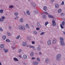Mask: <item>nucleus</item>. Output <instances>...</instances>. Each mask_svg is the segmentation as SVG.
Instances as JSON below:
<instances>
[{"mask_svg":"<svg viewBox=\"0 0 65 65\" xmlns=\"http://www.w3.org/2000/svg\"><path fill=\"white\" fill-rule=\"evenodd\" d=\"M61 57V55L60 54H58L57 56H56L57 60H58L59 59V58Z\"/></svg>","mask_w":65,"mask_h":65,"instance_id":"nucleus-1","label":"nucleus"},{"mask_svg":"<svg viewBox=\"0 0 65 65\" xmlns=\"http://www.w3.org/2000/svg\"><path fill=\"white\" fill-rule=\"evenodd\" d=\"M2 19L1 18L0 19V22H3V21H4V19H5V17L4 16H2L1 17Z\"/></svg>","mask_w":65,"mask_h":65,"instance_id":"nucleus-2","label":"nucleus"},{"mask_svg":"<svg viewBox=\"0 0 65 65\" xmlns=\"http://www.w3.org/2000/svg\"><path fill=\"white\" fill-rule=\"evenodd\" d=\"M47 44L49 45H51V44H52L51 41L50 40H48L47 42Z\"/></svg>","mask_w":65,"mask_h":65,"instance_id":"nucleus-3","label":"nucleus"},{"mask_svg":"<svg viewBox=\"0 0 65 65\" xmlns=\"http://www.w3.org/2000/svg\"><path fill=\"white\" fill-rule=\"evenodd\" d=\"M53 44H55L57 42V39H54L53 40Z\"/></svg>","mask_w":65,"mask_h":65,"instance_id":"nucleus-4","label":"nucleus"},{"mask_svg":"<svg viewBox=\"0 0 65 65\" xmlns=\"http://www.w3.org/2000/svg\"><path fill=\"white\" fill-rule=\"evenodd\" d=\"M52 22L53 23H52V25H53V26H55L56 25V23L55 22V21L53 20Z\"/></svg>","mask_w":65,"mask_h":65,"instance_id":"nucleus-5","label":"nucleus"},{"mask_svg":"<svg viewBox=\"0 0 65 65\" xmlns=\"http://www.w3.org/2000/svg\"><path fill=\"white\" fill-rule=\"evenodd\" d=\"M27 56L26 55H24L23 57H22V58L23 59H25H25H27Z\"/></svg>","mask_w":65,"mask_h":65,"instance_id":"nucleus-6","label":"nucleus"},{"mask_svg":"<svg viewBox=\"0 0 65 65\" xmlns=\"http://www.w3.org/2000/svg\"><path fill=\"white\" fill-rule=\"evenodd\" d=\"M60 43L61 45H63L64 44V41H60Z\"/></svg>","mask_w":65,"mask_h":65,"instance_id":"nucleus-7","label":"nucleus"},{"mask_svg":"<svg viewBox=\"0 0 65 65\" xmlns=\"http://www.w3.org/2000/svg\"><path fill=\"white\" fill-rule=\"evenodd\" d=\"M31 4L33 6H35V7L36 6V4L33 2Z\"/></svg>","mask_w":65,"mask_h":65,"instance_id":"nucleus-8","label":"nucleus"},{"mask_svg":"<svg viewBox=\"0 0 65 65\" xmlns=\"http://www.w3.org/2000/svg\"><path fill=\"white\" fill-rule=\"evenodd\" d=\"M38 63L36 61H34L33 62L34 65H37L38 64Z\"/></svg>","mask_w":65,"mask_h":65,"instance_id":"nucleus-9","label":"nucleus"},{"mask_svg":"<svg viewBox=\"0 0 65 65\" xmlns=\"http://www.w3.org/2000/svg\"><path fill=\"white\" fill-rule=\"evenodd\" d=\"M4 46L3 44H2L0 45V48H4Z\"/></svg>","mask_w":65,"mask_h":65,"instance_id":"nucleus-10","label":"nucleus"},{"mask_svg":"<svg viewBox=\"0 0 65 65\" xmlns=\"http://www.w3.org/2000/svg\"><path fill=\"white\" fill-rule=\"evenodd\" d=\"M30 55L31 57H33L34 56V52H32L31 53Z\"/></svg>","mask_w":65,"mask_h":65,"instance_id":"nucleus-11","label":"nucleus"},{"mask_svg":"<svg viewBox=\"0 0 65 65\" xmlns=\"http://www.w3.org/2000/svg\"><path fill=\"white\" fill-rule=\"evenodd\" d=\"M22 45H23V46H26L27 45V43L26 42H24L22 43Z\"/></svg>","mask_w":65,"mask_h":65,"instance_id":"nucleus-12","label":"nucleus"},{"mask_svg":"<svg viewBox=\"0 0 65 65\" xmlns=\"http://www.w3.org/2000/svg\"><path fill=\"white\" fill-rule=\"evenodd\" d=\"M48 16L49 18H54V17L53 16H52L50 15H48Z\"/></svg>","mask_w":65,"mask_h":65,"instance_id":"nucleus-13","label":"nucleus"},{"mask_svg":"<svg viewBox=\"0 0 65 65\" xmlns=\"http://www.w3.org/2000/svg\"><path fill=\"white\" fill-rule=\"evenodd\" d=\"M13 60L14 61H18V59L15 58H13Z\"/></svg>","mask_w":65,"mask_h":65,"instance_id":"nucleus-14","label":"nucleus"},{"mask_svg":"<svg viewBox=\"0 0 65 65\" xmlns=\"http://www.w3.org/2000/svg\"><path fill=\"white\" fill-rule=\"evenodd\" d=\"M22 27L23 26H22L21 25H20L19 26L18 28L19 29H20V30H22Z\"/></svg>","mask_w":65,"mask_h":65,"instance_id":"nucleus-15","label":"nucleus"},{"mask_svg":"<svg viewBox=\"0 0 65 65\" xmlns=\"http://www.w3.org/2000/svg\"><path fill=\"white\" fill-rule=\"evenodd\" d=\"M45 62H46L47 63H48V62H49V59L47 58L45 60Z\"/></svg>","mask_w":65,"mask_h":65,"instance_id":"nucleus-16","label":"nucleus"},{"mask_svg":"<svg viewBox=\"0 0 65 65\" xmlns=\"http://www.w3.org/2000/svg\"><path fill=\"white\" fill-rule=\"evenodd\" d=\"M62 12V10L61 9H59L58 10V13H61Z\"/></svg>","mask_w":65,"mask_h":65,"instance_id":"nucleus-17","label":"nucleus"},{"mask_svg":"<svg viewBox=\"0 0 65 65\" xmlns=\"http://www.w3.org/2000/svg\"><path fill=\"white\" fill-rule=\"evenodd\" d=\"M6 38V36H3V39L4 40H5Z\"/></svg>","mask_w":65,"mask_h":65,"instance_id":"nucleus-18","label":"nucleus"},{"mask_svg":"<svg viewBox=\"0 0 65 65\" xmlns=\"http://www.w3.org/2000/svg\"><path fill=\"white\" fill-rule=\"evenodd\" d=\"M37 26L39 27H40L41 25H40V23L39 22L37 23Z\"/></svg>","mask_w":65,"mask_h":65,"instance_id":"nucleus-19","label":"nucleus"},{"mask_svg":"<svg viewBox=\"0 0 65 65\" xmlns=\"http://www.w3.org/2000/svg\"><path fill=\"white\" fill-rule=\"evenodd\" d=\"M55 6L56 8H58L59 7V5L58 4L55 5Z\"/></svg>","mask_w":65,"mask_h":65,"instance_id":"nucleus-20","label":"nucleus"},{"mask_svg":"<svg viewBox=\"0 0 65 65\" xmlns=\"http://www.w3.org/2000/svg\"><path fill=\"white\" fill-rule=\"evenodd\" d=\"M43 9L44 10L46 11V10H47V8H46V7L45 6L43 7Z\"/></svg>","mask_w":65,"mask_h":65,"instance_id":"nucleus-21","label":"nucleus"},{"mask_svg":"<svg viewBox=\"0 0 65 65\" xmlns=\"http://www.w3.org/2000/svg\"><path fill=\"white\" fill-rule=\"evenodd\" d=\"M26 13L28 15H30V12H29V11H27Z\"/></svg>","mask_w":65,"mask_h":65,"instance_id":"nucleus-22","label":"nucleus"},{"mask_svg":"<svg viewBox=\"0 0 65 65\" xmlns=\"http://www.w3.org/2000/svg\"><path fill=\"white\" fill-rule=\"evenodd\" d=\"M26 27L27 28H29V26L28 24H26Z\"/></svg>","mask_w":65,"mask_h":65,"instance_id":"nucleus-23","label":"nucleus"},{"mask_svg":"<svg viewBox=\"0 0 65 65\" xmlns=\"http://www.w3.org/2000/svg\"><path fill=\"white\" fill-rule=\"evenodd\" d=\"M60 39L61 40V41H64V39L62 37H60Z\"/></svg>","mask_w":65,"mask_h":65,"instance_id":"nucleus-24","label":"nucleus"},{"mask_svg":"<svg viewBox=\"0 0 65 65\" xmlns=\"http://www.w3.org/2000/svg\"><path fill=\"white\" fill-rule=\"evenodd\" d=\"M48 24V22H45V26H46L47 24Z\"/></svg>","mask_w":65,"mask_h":65,"instance_id":"nucleus-25","label":"nucleus"},{"mask_svg":"<svg viewBox=\"0 0 65 65\" xmlns=\"http://www.w3.org/2000/svg\"><path fill=\"white\" fill-rule=\"evenodd\" d=\"M43 19H46L47 18V17L45 15L43 16Z\"/></svg>","mask_w":65,"mask_h":65,"instance_id":"nucleus-26","label":"nucleus"},{"mask_svg":"<svg viewBox=\"0 0 65 65\" xmlns=\"http://www.w3.org/2000/svg\"><path fill=\"white\" fill-rule=\"evenodd\" d=\"M6 42H10V40H9L8 39H7L6 40Z\"/></svg>","mask_w":65,"mask_h":65,"instance_id":"nucleus-27","label":"nucleus"},{"mask_svg":"<svg viewBox=\"0 0 65 65\" xmlns=\"http://www.w3.org/2000/svg\"><path fill=\"white\" fill-rule=\"evenodd\" d=\"M24 21V20H23V18H21L20 19V22H23Z\"/></svg>","mask_w":65,"mask_h":65,"instance_id":"nucleus-28","label":"nucleus"},{"mask_svg":"<svg viewBox=\"0 0 65 65\" xmlns=\"http://www.w3.org/2000/svg\"><path fill=\"white\" fill-rule=\"evenodd\" d=\"M45 33V32H42V33H41L40 34V35H44Z\"/></svg>","mask_w":65,"mask_h":65,"instance_id":"nucleus-29","label":"nucleus"},{"mask_svg":"<svg viewBox=\"0 0 65 65\" xmlns=\"http://www.w3.org/2000/svg\"><path fill=\"white\" fill-rule=\"evenodd\" d=\"M29 48H34V47H35L33 46H29Z\"/></svg>","mask_w":65,"mask_h":65,"instance_id":"nucleus-30","label":"nucleus"},{"mask_svg":"<svg viewBox=\"0 0 65 65\" xmlns=\"http://www.w3.org/2000/svg\"><path fill=\"white\" fill-rule=\"evenodd\" d=\"M60 27H61V28H62V29H63V28H64V27H63V26H62V23H61L60 24Z\"/></svg>","mask_w":65,"mask_h":65,"instance_id":"nucleus-31","label":"nucleus"},{"mask_svg":"<svg viewBox=\"0 0 65 65\" xmlns=\"http://www.w3.org/2000/svg\"><path fill=\"white\" fill-rule=\"evenodd\" d=\"M40 50H41V48L40 47H38L37 48V50H38V51H40Z\"/></svg>","mask_w":65,"mask_h":65,"instance_id":"nucleus-32","label":"nucleus"},{"mask_svg":"<svg viewBox=\"0 0 65 65\" xmlns=\"http://www.w3.org/2000/svg\"><path fill=\"white\" fill-rule=\"evenodd\" d=\"M14 14L15 15H16L17 16V15H18V13L17 12H15L14 13Z\"/></svg>","mask_w":65,"mask_h":65,"instance_id":"nucleus-33","label":"nucleus"},{"mask_svg":"<svg viewBox=\"0 0 65 65\" xmlns=\"http://www.w3.org/2000/svg\"><path fill=\"white\" fill-rule=\"evenodd\" d=\"M62 24L63 26H64V25H65V22L64 21H63L62 22Z\"/></svg>","mask_w":65,"mask_h":65,"instance_id":"nucleus-34","label":"nucleus"},{"mask_svg":"<svg viewBox=\"0 0 65 65\" xmlns=\"http://www.w3.org/2000/svg\"><path fill=\"white\" fill-rule=\"evenodd\" d=\"M13 7V6H9V8H12Z\"/></svg>","mask_w":65,"mask_h":65,"instance_id":"nucleus-35","label":"nucleus"},{"mask_svg":"<svg viewBox=\"0 0 65 65\" xmlns=\"http://www.w3.org/2000/svg\"><path fill=\"white\" fill-rule=\"evenodd\" d=\"M3 10L1 9L0 10V13H3Z\"/></svg>","mask_w":65,"mask_h":65,"instance_id":"nucleus-36","label":"nucleus"},{"mask_svg":"<svg viewBox=\"0 0 65 65\" xmlns=\"http://www.w3.org/2000/svg\"><path fill=\"white\" fill-rule=\"evenodd\" d=\"M20 37V35H19L17 37H16V39H19Z\"/></svg>","mask_w":65,"mask_h":65,"instance_id":"nucleus-37","label":"nucleus"},{"mask_svg":"<svg viewBox=\"0 0 65 65\" xmlns=\"http://www.w3.org/2000/svg\"><path fill=\"white\" fill-rule=\"evenodd\" d=\"M37 60L38 61H40V59L39 58H37Z\"/></svg>","mask_w":65,"mask_h":65,"instance_id":"nucleus-38","label":"nucleus"},{"mask_svg":"<svg viewBox=\"0 0 65 65\" xmlns=\"http://www.w3.org/2000/svg\"><path fill=\"white\" fill-rule=\"evenodd\" d=\"M18 18H19V16H17V17H15V18H14V19L15 20H17V19H18Z\"/></svg>","mask_w":65,"mask_h":65,"instance_id":"nucleus-39","label":"nucleus"},{"mask_svg":"<svg viewBox=\"0 0 65 65\" xmlns=\"http://www.w3.org/2000/svg\"><path fill=\"white\" fill-rule=\"evenodd\" d=\"M22 30H25V27H23L22 26Z\"/></svg>","mask_w":65,"mask_h":65,"instance_id":"nucleus-40","label":"nucleus"},{"mask_svg":"<svg viewBox=\"0 0 65 65\" xmlns=\"http://www.w3.org/2000/svg\"><path fill=\"white\" fill-rule=\"evenodd\" d=\"M7 35L8 36H10V34L9 33H8V32H7Z\"/></svg>","mask_w":65,"mask_h":65,"instance_id":"nucleus-41","label":"nucleus"},{"mask_svg":"<svg viewBox=\"0 0 65 65\" xmlns=\"http://www.w3.org/2000/svg\"><path fill=\"white\" fill-rule=\"evenodd\" d=\"M22 49H20L19 50V53H20V52H22Z\"/></svg>","mask_w":65,"mask_h":65,"instance_id":"nucleus-42","label":"nucleus"},{"mask_svg":"<svg viewBox=\"0 0 65 65\" xmlns=\"http://www.w3.org/2000/svg\"><path fill=\"white\" fill-rule=\"evenodd\" d=\"M44 13H45V14H48L47 12H44Z\"/></svg>","mask_w":65,"mask_h":65,"instance_id":"nucleus-43","label":"nucleus"},{"mask_svg":"<svg viewBox=\"0 0 65 65\" xmlns=\"http://www.w3.org/2000/svg\"><path fill=\"white\" fill-rule=\"evenodd\" d=\"M62 5H64V1H63L61 3Z\"/></svg>","mask_w":65,"mask_h":65,"instance_id":"nucleus-44","label":"nucleus"},{"mask_svg":"<svg viewBox=\"0 0 65 65\" xmlns=\"http://www.w3.org/2000/svg\"><path fill=\"white\" fill-rule=\"evenodd\" d=\"M27 39H28V40H30V38H29L28 37H27L26 38Z\"/></svg>","mask_w":65,"mask_h":65,"instance_id":"nucleus-45","label":"nucleus"},{"mask_svg":"<svg viewBox=\"0 0 65 65\" xmlns=\"http://www.w3.org/2000/svg\"><path fill=\"white\" fill-rule=\"evenodd\" d=\"M8 51V50H6L5 51V53H7V52Z\"/></svg>","mask_w":65,"mask_h":65,"instance_id":"nucleus-46","label":"nucleus"},{"mask_svg":"<svg viewBox=\"0 0 65 65\" xmlns=\"http://www.w3.org/2000/svg\"><path fill=\"white\" fill-rule=\"evenodd\" d=\"M3 30L2 29V28H0V31H3Z\"/></svg>","mask_w":65,"mask_h":65,"instance_id":"nucleus-47","label":"nucleus"},{"mask_svg":"<svg viewBox=\"0 0 65 65\" xmlns=\"http://www.w3.org/2000/svg\"><path fill=\"white\" fill-rule=\"evenodd\" d=\"M34 33H35V34H37V32L36 31H34Z\"/></svg>","mask_w":65,"mask_h":65,"instance_id":"nucleus-48","label":"nucleus"},{"mask_svg":"<svg viewBox=\"0 0 65 65\" xmlns=\"http://www.w3.org/2000/svg\"><path fill=\"white\" fill-rule=\"evenodd\" d=\"M32 60H35V57H32L31 58Z\"/></svg>","mask_w":65,"mask_h":65,"instance_id":"nucleus-49","label":"nucleus"},{"mask_svg":"<svg viewBox=\"0 0 65 65\" xmlns=\"http://www.w3.org/2000/svg\"><path fill=\"white\" fill-rule=\"evenodd\" d=\"M36 29L37 30H39L40 28H39L38 27V28H36Z\"/></svg>","mask_w":65,"mask_h":65,"instance_id":"nucleus-50","label":"nucleus"},{"mask_svg":"<svg viewBox=\"0 0 65 65\" xmlns=\"http://www.w3.org/2000/svg\"><path fill=\"white\" fill-rule=\"evenodd\" d=\"M32 44H34L35 43V42H34V41H33L32 42Z\"/></svg>","mask_w":65,"mask_h":65,"instance_id":"nucleus-51","label":"nucleus"},{"mask_svg":"<svg viewBox=\"0 0 65 65\" xmlns=\"http://www.w3.org/2000/svg\"><path fill=\"white\" fill-rule=\"evenodd\" d=\"M19 57L20 58H22V55H19Z\"/></svg>","mask_w":65,"mask_h":65,"instance_id":"nucleus-52","label":"nucleus"},{"mask_svg":"<svg viewBox=\"0 0 65 65\" xmlns=\"http://www.w3.org/2000/svg\"><path fill=\"white\" fill-rule=\"evenodd\" d=\"M60 15H61V16H62V15H63V13H61L60 14Z\"/></svg>","mask_w":65,"mask_h":65,"instance_id":"nucleus-53","label":"nucleus"},{"mask_svg":"<svg viewBox=\"0 0 65 65\" xmlns=\"http://www.w3.org/2000/svg\"><path fill=\"white\" fill-rule=\"evenodd\" d=\"M51 2H53L54 1V0H51Z\"/></svg>","mask_w":65,"mask_h":65,"instance_id":"nucleus-54","label":"nucleus"},{"mask_svg":"<svg viewBox=\"0 0 65 65\" xmlns=\"http://www.w3.org/2000/svg\"><path fill=\"white\" fill-rule=\"evenodd\" d=\"M9 28L10 29H11V27H10V26H9Z\"/></svg>","mask_w":65,"mask_h":65,"instance_id":"nucleus-55","label":"nucleus"},{"mask_svg":"<svg viewBox=\"0 0 65 65\" xmlns=\"http://www.w3.org/2000/svg\"><path fill=\"white\" fill-rule=\"evenodd\" d=\"M42 54V53L41 52L39 53V54L40 55H41Z\"/></svg>","mask_w":65,"mask_h":65,"instance_id":"nucleus-56","label":"nucleus"},{"mask_svg":"<svg viewBox=\"0 0 65 65\" xmlns=\"http://www.w3.org/2000/svg\"><path fill=\"white\" fill-rule=\"evenodd\" d=\"M15 48L14 47H13L12 48L13 50H14V49H15Z\"/></svg>","mask_w":65,"mask_h":65,"instance_id":"nucleus-57","label":"nucleus"},{"mask_svg":"<svg viewBox=\"0 0 65 65\" xmlns=\"http://www.w3.org/2000/svg\"><path fill=\"white\" fill-rule=\"evenodd\" d=\"M0 65H2V64H1V63L0 62Z\"/></svg>","mask_w":65,"mask_h":65,"instance_id":"nucleus-58","label":"nucleus"},{"mask_svg":"<svg viewBox=\"0 0 65 65\" xmlns=\"http://www.w3.org/2000/svg\"><path fill=\"white\" fill-rule=\"evenodd\" d=\"M63 34H64V35H65V32H63Z\"/></svg>","mask_w":65,"mask_h":65,"instance_id":"nucleus-59","label":"nucleus"},{"mask_svg":"<svg viewBox=\"0 0 65 65\" xmlns=\"http://www.w3.org/2000/svg\"><path fill=\"white\" fill-rule=\"evenodd\" d=\"M24 14H25V12H24Z\"/></svg>","mask_w":65,"mask_h":65,"instance_id":"nucleus-60","label":"nucleus"},{"mask_svg":"<svg viewBox=\"0 0 65 65\" xmlns=\"http://www.w3.org/2000/svg\"><path fill=\"white\" fill-rule=\"evenodd\" d=\"M27 47H28L29 46V45H27Z\"/></svg>","mask_w":65,"mask_h":65,"instance_id":"nucleus-61","label":"nucleus"},{"mask_svg":"<svg viewBox=\"0 0 65 65\" xmlns=\"http://www.w3.org/2000/svg\"><path fill=\"white\" fill-rule=\"evenodd\" d=\"M25 65H26V64L25 63Z\"/></svg>","mask_w":65,"mask_h":65,"instance_id":"nucleus-62","label":"nucleus"},{"mask_svg":"<svg viewBox=\"0 0 65 65\" xmlns=\"http://www.w3.org/2000/svg\"><path fill=\"white\" fill-rule=\"evenodd\" d=\"M4 50H5V49H4Z\"/></svg>","mask_w":65,"mask_h":65,"instance_id":"nucleus-63","label":"nucleus"},{"mask_svg":"<svg viewBox=\"0 0 65 65\" xmlns=\"http://www.w3.org/2000/svg\"><path fill=\"white\" fill-rule=\"evenodd\" d=\"M36 54H37V53H36Z\"/></svg>","mask_w":65,"mask_h":65,"instance_id":"nucleus-64","label":"nucleus"}]
</instances>
